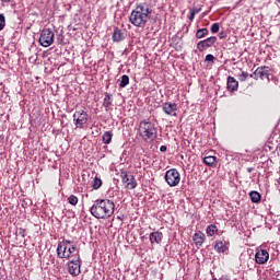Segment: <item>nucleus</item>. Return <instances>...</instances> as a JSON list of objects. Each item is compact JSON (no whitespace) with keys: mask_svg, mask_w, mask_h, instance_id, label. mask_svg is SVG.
Segmentation results:
<instances>
[{"mask_svg":"<svg viewBox=\"0 0 280 280\" xmlns=\"http://www.w3.org/2000/svg\"><path fill=\"white\" fill-rule=\"evenodd\" d=\"M112 40L114 43H121V40H126V31L115 26L112 35Z\"/></svg>","mask_w":280,"mask_h":280,"instance_id":"13","label":"nucleus"},{"mask_svg":"<svg viewBox=\"0 0 280 280\" xmlns=\"http://www.w3.org/2000/svg\"><path fill=\"white\" fill-rule=\"evenodd\" d=\"M5 27V15L3 13H0V32Z\"/></svg>","mask_w":280,"mask_h":280,"instance_id":"30","label":"nucleus"},{"mask_svg":"<svg viewBox=\"0 0 280 280\" xmlns=\"http://www.w3.org/2000/svg\"><path fill=\"white\" fill-rule=\"evenodd\" d=\"M214 248L217 249V253H226V245H224L222 242H218L214 245Z\"/></svg>","mask_w":280,"mask_h":280,"instance_id":"25","label":"nucleus"},{"mask_svg":"<svg viewBox=\"0 0 280 280\" xmlns=\"http://www.w3.org/2000/svg\"><path fill=\"white\" fill-rule=\"evenodd\" d=\"M129 84H130V77H128V74H124L119 83V89H126V86Z\"/></svg>","mask_w":280,"mask_h":280,"instance_id":"21","label":"nucleus"},{"mask_svg":"<svg viewBox=\"0 0 280 280\" xmlns=\"http://www.w3.org/2000/svg\"><path fill=\"white\" fill-rule=\"evenodd\" d=\"M162 110L165 113V115L176 117V110H178V105L176 103H163Z\"/></svg>","mask_w":280,"mask_h":280,"instance_id":"12","label":"nucleus"},{"mask_svg":"<svg viewBox=\"0 0 280 280\" xmlns=\"http://www.w3.org/2000/svg\"><path fill=\"white\" fill-rule=\"evenodd\" d=\"M217 231H218V226H215L214 224H211L207 228L206 233H207V235H209V237H213V235H215Z\"/></svg>","mask_w":280,"mask_h":280,"instance_id":"24","label":"nucleus"},{"mask_svg":"<svg viewBox=\"0 0 280 280\" xmlns=\"http://www.w3.org/2000/svg\"><path fill=\"white\" fill-rule=\"evenodd\" d=\"M110 104H113V95L105 93L104 103H103L104 108H109Z\"/></svg>","mask_w":280,"mask_h":280,"instance_id":"22","label":"nucleus"},{"mask_svg":"<svg viewBox=\"0 0 280 280\" xmlns=\"http://www.w3.org/2000/svg\"><path fill=\"white\" fill-rule=\"evenodd\" d=\"M256 264L264 265L270 259V254H268V250L260 249L255 255Z\"/></svg>","mask_w":280,"mask_h":280,"instance_id":"14","label":"nucleus"},{"mask_svg":"<svg viewBox=\"0 0 280 280\" xmlns=\"http://www.w3.org/2000/svg\"><path fill=\"white\" fill-rule=\"evenodd\" d=\"M68 202L69 205H72L73 207H75V205H78V197L74 195H71L70 197H68Z\"/></svg>","mask_w":280,"mask_h":280,"instance_id":"28","label":"nucleus"},{"mask_svg":"<svg viewBox=\"0 0 280 280\" xmlns=\"http://www.w3.org/2000/svg\"><path fill=\"white\" fill-rule=\"evenodd\" d=\"M248 72L242 71L241 74H238L240 82H246L248 80Z\"/></svg>","mask_w":280,"mask_h":280,"instance_id":"27","label":"nucleus"},{"mask_svg":"<svg viewBox=\"0 0 280 280\" xmlns=\"http://www.w3.org/2000/svg\"><path fill=\"white\" fill-rule=\"evenodd\" d=\"M217 40H218V37H215V36H210L203 40H200L197 44L198 51H207V49H209L210 47H213V45H215Z\"/></svg>","mask_w":280,"mask_h":280,"instance_id":"10","label":"nucleus"},{"mask_svg":"<svg viewBox=\"0 0 280 280\" xmlns=\"http://www.w3.org/2000/svg\"><path fill=\"white\" fill-rule=\"evenodd\" d=\"M190 12H195V14H198V12H200V9H194Z\"/></svg>","mask_w":280,"mask_h":280,"instance_id":"35","label":"nucleus"},{"mask_svg":"<svg viewBox=\"0 0 280 280\" xmlns=\"http://www.w3.org/2000/svg\"><path fill=\"white\" fill-rule=\"evenodd\" d=\"M203 163L206 165H208L209 167H213V165H215L218 163V158L211 156V155L206 156V158H203Z\"/></svg>","mask_w":280,"mask_h":280,"instance_id":"18","label":"nucleus"},{"mask_svg":"<svg viewBox=\"0 0 280 280\" xmlns=\"http://www.w3.org/2000/svg\"><path fill=\"white\" fill-rule=\"evenodd\" d=\"M249 198L254 203L261 202V195L255 190L249 192Z\"/></svg>","mask_w":280,"mask_h":280,"instance_id":"19","label":"nucleus"},{"mask_svg":"<svg viewBox=\"0 0 280 280\" xmlns=\"http://www.w3.org/2000/svg\"><path fill=\"white\" fill-rule=\"evenodd\" d=\"M110 141H113V132L105 131L103 133V143H105V145H109Z\"/></svg>","mask_w":280,"mask_h":280,"instance_id":"20","label":"nucleus"},{"mask_svg":"<svg viewBox=\"0 0 280 280\" xmlns=\"http://www.w3.org/2000/svg\"><path fill=\"white\" fill-rule=\"evenodd\" d=\"M189 21H194L196 19V12L190 11Z\"/></svg>","mask_w":280,"mask_h":280,"instance_id":"32","label":"nucleus"},{"mask_svg":"<svg viewBox=\"0 0 280 280\" xmlns=\"http://www.w3.org/2000/svg\"><path fill=\"white\" fill-rule=\"evenodd\" d=\"M81 268H82V259L80 258V256H78V258H73L68 262V272L72 277H78L81 272L80 270Z\"/></svg>","mask_w":280,"mask_h":280,"instance_id":"8","label":"nucleus"},{"mask_svg":"<svg viewBox=\"0 0 280 280\" xmlns=\"http://www.w3.org/2000/svg\"><path fill=\"white\" fill-rule=\"evenodd\" d=\"M73 121L77 128H84V125L89 122V114L84 109L74 112Z\"/></svg>","mask_w":280,"mask_h":280,"instance_id":"7","label":"nucleus"},{"mask_svg":"<svg viewBox=\"0 0 280 280\" xmlns=\"http://www.w3.org/2000/svg\"><path fill=\"white\" fill-rule=\"evenodd\" d=\"M139 132L144 141H154L158 137L156 125L151 121H141Z\"/></svg>","mask_w":280,"mask_h":280,"instance_id":"4","label":"nucleus"},{"mask_svg":"<svg viewBox=\"0 0 280 280\" xmlns=\"http://www.w3.org/2000/svg\"><path fill=\"white\" fill-rule=\"evenodd\" d=\"M55 36L56 34L51 28H44L39 35V45H42V47H51Z\"/></svg>","mask_w":280,"mask_h":280,"instance_id":"5","label":"nucleus"},{"mask_svg":"<svg viewBox=\"0 0 280 280\" xmlns=\"http://www.w3.org/2000/svg\"><path fill=\"white\" fill-rule=\"evenodd\" d=\"M149 240L151 242V244H161V242H163V233L161 232H152L149 236Z\"/></svg>","mask_w":280,"mask_h":280,"instance_id":"16","label":"nucleus"},{"mask_svg":"<svg viewBox=\"0 0 280 280\" xmlns=\"http://www.w3.org/2000/svg\"><path fill=\"white\" fill-rule=\"evenodd\" d=\"M278 3H280V0H277Z\"/></svg>","mask_w":280,"mask_h":280,"instance_id":"39","label":"nucleus"},{"mask_svg":"<svg viewBox=\"0 0 280 280\" xmlns=\"http://www.w3.org/2000/svg\"><path fill=\"white\" fill-rule=\"evenodd\" d=\"M205 240H207V236L205 235V233H202L201 231H198L197 233H195L194 242L196 246H202V244H205Z\"/></svg>","mask_w":280,"mask_h":280,"instance_id":"15","label":"nucleus"},{"mask_svg":"<svg viewBox=\"0 0 280 280\" xmlns=\"http://www.w3.org/2000/svg\"><path fill=\"white\" fill-rule=\"evenodd\" d=\"M254 75H258L260 80H268L270 82V67L261 66L254 71Z\"/></svg>","mask_w":280,"mask_h":280,"instance_id":"11","label":"nucleus"},{"mask_svg":"<svg viewBox=\"0 0 280 280\" xmlns=\"http://www.w3.org/2000/svg\"><path fill=\"white\" fill-rule=\"evenodd\" d=\"M206 62H215V57L211 54L207 55Z\"/></svg>","mask_w":280,"mask_h":280,"instance_id":"31","label":"nucleus"},{"mask_svg":"<svg viewBox=\"0 0 280 280\" xmlns=\"http://www.w3.org/2000/svg\"><path fill=\"white\" fill-rule=\"evenodd\" d=\"M254 170H255L254 167H248L247 168L248 174H250V172H253Z\"/></svg>","mask_w":280,"mask_h":280,"instance_id":"38","label":"nucleus"},{"mask_svg":"<svg viewBox=\"0 0 280 280\" xmlns=\"http://www.w3.org/2000/svg\"><path fill=\"white\" fill-rule=\"evenodd\" d=\"M210 31H211L212 34H218V32H220V24L213 23V24L211 25Z\"/></svg>","mask_w":280,"mask_h":280,"instance_id":"29","label":"nucleus"},{"mask_svg":"<svg viewBox=\"0 0 280 280\" xmlns=\"http://www.w3.org/2000/svg\"><path fill=\"white\" fill-rule=\"evenodd\" d=\"M120 178L126 185V189H135L137 187V179H135V175L128 174V171H120Z\"/></svg>","mask_w":280,"mask_h":280,"instance_id":"9","label":"nucleus"},{"mask_svg":"<svg viewBox=\"0 0 280 280\" xmlns=\"http://www.w3.org/2000/svg\"><path fill=\"white\" fill-rule=\"evenodd\" d=\"M2 3H11L12 0H0Z\"/></svg>","mask_w":280,"mask_h":280,"instance_id":"36","label":"nucleus"},{"mask_svg":"<svg viewBox=\"0 0 280 280\" xmlns=\"http://www.w3.org/2000/svg\"><path fill=\"white\" fill-rule=\"evenodd\" d=\"M228 90L229 91H237L238 86H240V82H237V80H235V78L233 77H228Z\"/></svg>","mask_w":280,"mask_h":280,"instance_id":"17","label":"nucleus"},{"mask_svg":"<svg viewBox=\"0 0 280 280\" xmlns=\"http://www.w3.org/2000/svg\"><path fill=\"white\" fill-rule=\"evenodd\" d=\"M205 36H209V30L208 28H199L196 32V38H205Z\"/></svg>","mask_w":280,"mask_h":280,"instance_id":"23","label":"nucleus"},{"mask_svg":"<svg viewBox=\"0 0 280 280\" xmlns=\"http://www.w3.org/2000/svg\"><path fill=\"white\" fill-rule=\"evenodd\" d=\"M219 38H224V32L219 33Z\"/></svg>","mask_w":280,"mask_h":280,"instance_id":"37","label":"nucleus"},{"mask_svg":"<svg viewBox=\"0 0 280 280\" xmlns=\"http://www.w3.org/2000/svg\"><path fill=\"white\" fill-rule=\"evenodd\" d=\"M92 187L93 189H100V187H102V179L98 177H94Z\"/></svg>","mask_w":280,"mask_h":280,"instance_id":"26","label":"nucleus"},{"mask_svg":"<svg viewBox=\"0 0 280 280\" xmlns=\"http://www.w3.org/2000/svg\"><path fill=\"white\" fill-rule=\"evenodd\" d=\"M248 78H253V80H259L258 74H255V72L249 74Z\"/></svg>","mask_w":280,"mask_h":280,"instance_id":"33","label":"nucleus"},{"mask_svg":"<svg viewBox=\"0 0 280 280\" xmlns=\"http://www.w3.org/2000/svg\"><path fill=\"white\" fill-rule=\"evenodd\" d=\"M96 220H106L115 213V202L110 199H96L90 209Z\"/></svg>","mask_w":280,"mask_h":280,"instance_id":"2","label":"nucleus"},{"mask_svg":"<svg viewBox=\"0 0 280 280\" xmlns=\"http://www.w3.org/2000/svg\"><path fill=\"white\" fill-rule=\"evenodd\" d=\"M57 257L59 259H71V257L78 259L80 257V248H78L75 242L63 240L57 246Z\"/></svg>","mask_w":280,"mask_h":280,"instance_id":"3","label":"nucleus"},{"mask_svg":"<svg viewBox=\"0 0 280 280\" xmlns=\"http://www.w3.org/2000/svg\"><path fill=\"white\" fill-rule=\"evenodd\" d=\"M160 152H167V147L166 145H161L160 147Z\"/></svg>","mask_w":280,"mask_h":280,"instance_id":"34","label":"nucleus"},{"mask_svg":"<svg viewBox=\"0 0 280 280\" xmlns=\"http://www.w3.org/2000/svg\"><path fill=\"white\" fill-rule=\"evenodd\" d=\"M164 178L168 187H178L180 183V173H178V170L176 168H171L166 171Z\"/></svg>","mask_w":280,"mask_h":280,"instance_id":"6","label":"nucleus"},{"mask_svg":"<svg viewBox=\"0 0 280 280\" xmlns=\"http://www.w3.org/2000/svg\"><path fill=\"white\" fill-rule=\"evenodd\" d=\"M150 19H152V8L145 2L138 3L129 16L130 24L135 27H145Z\"/></svg>","mask_w":280,"mask_h":280,"instance_id":"1","label":"nucleus"}]
</instances>
